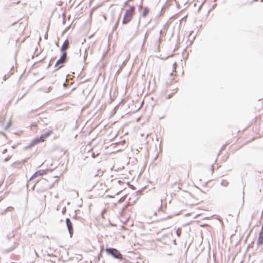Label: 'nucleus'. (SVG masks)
Segmentation results:
<instances>
[{
	"label": "nucleus",
	"mask_w": 263,
	"mask_h": 263,
	"mask_svg": "<svg viewBox=\"0 0 263 263\" xmlns=\"http://www.w3.org/2000/svg\"><path fill=\"white\" fill-rule=\"evenodd\" d=\"M106 252L108 254L111 255L116 258L122 259V255L120 253V252L116 249L113 248H106L105 249Z\"/></svg>",
	"instance_id": "3"
},
{
	"label": "nucleus",
	"mask_w": 263,
	"mask_h": 263,
	"mask_svg": "<svg viewBox=\"0 0 263 263\" xmlns=\"http://www.w3.org/2000/svg\"><path fill=\"white\" fill-rule=\"evenodd\" d=\"M148 12H149L148 9H147V8H145L144 11H143V16L144 17H145L147 15Z\"/></svg>",
	"instance_id": "11"
},
{
	"label": "nucleus",
	"mask_w": 263,
	"mask_h": 263,
	"mask_svg": "<svg viewBox=\"0 0 263 263\" xmlns=\"http://www.w3.org/2000/svg\"><path fill=\"white\" fill-rule=\"evenodd\" d=\"M263 243V226L259 233V236L257 239V244L259 246Z\"/></svg>",
	"instance_id": "7"
},
{
	"label": "nucleus",
	"mask_w": 263,
	"mask_h": 263,
	"mask_svg": "<svg viewBox=\"0 0 263 263\" xmlns=\"http://www.w3.org/2000/svg\"><path fill=\"white\" fill-rule=\"evenodd\" d=\"M7 79V78L6 77V76H5V77L4 78V80L5 81V80H6Z\"/></svg>",
	"instance_id": "15"
},
{
	"label": "nucleus",
	"mask_w": 263,
	"mask_h": 263,
	"mask_svg": "<svg viewBox=\"0 0 263 263\" xmlns=\"http://www.w3.org/2000/svg\"><path fill=\"white\" fill-rule=\"evenodd\" d=\"M176 67H177V64L176 63H175L173 65V69H174V71H176Z\"/></svg>",
	"instance_id": "14"
},
{
	"label": "nucleus",
	"mask_w": 263,
	"mask_h": 263,
	"mask_svg": "<svg viewBox=\"0 0 263 263\" xmlns=\"http://www.w3.org/2000/svg\"><path fill=\"white\" fill-rule=\"evenodd\" d=\"M7 211H12L14 210V208L12 206H9L7 209Z\"/></svg>",
	"instance_id": "13"
},
{
	"label": "nucleus",
	"mask_w": 263,
	"mask_h": 263,
	"mask_svg": "<svg viewBox=\"0 0 263 263\" xmlns=\"http://www.w3.org/2000/svg\"><path fill=\"white\" fill-rule=\"evenodd\" d=\"M52 134V130H49L47 133L45 134H43L40 136V139L43 140V142L45 141V139L48 138L51 134Z\"/></svg>",
	"instance_id": "9"
},
{
	"label": "nucleus",
	"mask_w": 263,
	"mask_h": 263,
	"mask_svg": "<svg viewBox=\"0 0 263 263\" xmlns=\"http://www.w3.org/2000/svg\"><path fill=\"white\" fill-rule=\"evenodd\" d=\"M176 234L178 237H179L181 234V228H178L176 230Z\"/></svg>",
	"instance_id": "12"
},
{
	"label": "nucleus",
	"mask_w": 263,
	"mask_h": 263,
	"mask_svg": "<svg viewBox=\"0 0 263 263\" xmlns=\"http://www.w3.org/2000/svg\"><path fill=\"white\" fill-rule=\"evenodd\" d=\"M66 223L67 227V228L68 229V231L69 232L70 235L71 237L73 234V227H72V223L70 220L69 218H67L66 219Z\"/></svg>",
	"instance_id": "5"
},
{
	"label": "nucleus",
	"mask_w": 263,
	"mask_h": 263,
	"mask_svg": "<svg viewBox=\"0 0 263 263\" xmlns=\"http://www.w3.org/2000/svg\"><path fill=\"white\" fill-rule=\"evenodd\" d=\"M69 41L68 40H66L63 43L61 48V51H65L69 47Z\"/></svg>",
	"instance_id": "8"
},
{
	"label": "nucleus",
	"mask_w": 263,
	"mask_h": 263,
	"mask_svg": "<svg viewBox=\"0 0 263 263\" xmlns=\"http://www.w3.org/2000/svg\"><path fill=\"white\" fill-rule=\"evenodd\" d=\"M135 13V7L130 6L129 9H126L123 18V24H127L131 21Z\"/></svg>",
	"instance_id": "1"
},
{
	"label": "nucleus",
	"mask_w": 263,
	"mask_h": 263,
	"mask_svg": "<svg viewBox=\"0 0 263 263\" xmlns=\"http://www.w3.org/2000/svg\"><path fill=\"white\" fill-rule=\"evenodd\" d=\"M66 57L67 53L66 52H64L60 59H59L56 62L55 64V67H56L58 69L62 67L63 66L64 63H65L66 62Z\"/></svg>",
	"instance_id": "4"
},
{
	"label": "nucleus",
	"mask_w": 263,
	"mask_h": 263,
	"mask_svg": "<svg viewBox=\"0 0 263 263\" xmlns=\"http://www.w3.org/2000/svg\"><path fill=\"white\" fill-rule=\"evenodd\" d=\"M178 88L175 86L167 85L165 91V99H170L174 94L176 93Z\"/></svg>",
	"instance_id": "2"
},
{
	"label": "nucleus",
	"mask_w": 263,
	"mask_h": 263,
	"mask_svg": "<svg viewBox=\"0 0 263 263\" xmlns=\"http://www.w3.org/2000/svg\"><path fill=\"white\" fill-rule=\"evenodd\" d=\"M46 174V171L45 170H39L36 172L30 178V180L34 179L36 177L42 176Z\"/></svg>",
	"instance_id": "6"
},
{
	"label": "nucleus",
	"mask_w": 263,
	"mask_h": 263,
	"mask_svg": "<svg viewBox=\"0 0 263 263\" xmlns=\"http://www.w3.org/2000/svg\"><path fill=\"white\" fill-rule=\"evenodd\" d=\"M40 142H43V140L40 139V137L35 138L30 143V146H33Z\"/></svg>",
	"instance_id": "10"
}]
</instances>
